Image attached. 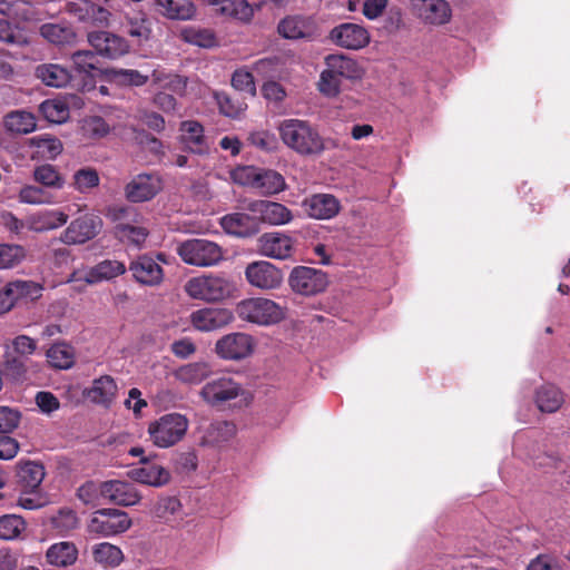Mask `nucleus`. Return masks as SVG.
<instances>
[{"instance_id":"1","label":"nucleus","mask_w":570,"mask_h":570,"mask_svg":"<svg viewBox=\"0 0 570 570\" xmlns=\"http://www.w3.org/2000/svg\"><path fill=\"white\" fill-rule=\"evenodd\" d=\"M365 76V68L355 58L342 52L324 57V68L316 82L318 92L328 99L337 98L342 92V81L356 82Z\"/></svg>"},{"instance_id":"2","label":"nucleus","mask_w":570,"mask_h":570,"mask_svg":"<svg viewBox=\"0 0 570 570\" xmlns=\"http://www.w3.org/2000/svg\"><path fill=\"white\" fill-rule=\"evenodd\" d=\"M283 144L301 156H318L325 149V140L318 130L306 120L291 118L277 127Z\"/></svg>"},{"instance_id":"3","label":"nucleus","mask_w":570,"mask_h":570,"mask_svg":"<svg viewBox=\"0 0 570 570\" xmlns=\"http://www.w3.org/2000/svg\"><path fill=\"white\" fill-rule=\"evenodd\" d=\"M239 320L257 326H272L286 317V308L267 297H248L239 301L235 306Z\"/></svg>"},{"instance_id":"4","label":"nucleus","mask_w":570,"mask_h":570,"mask_svg":"<svg viewBox=\"0 0 570 570\" xmlns=\"http://www.w3.org/2000/svg\"><path fill=\"white\" fill-rule=\"evenodd\" d=\"M200 397L213 407H220L236 401L239 406L252 402V394L229 376H219L207 382L199 392Z\"/></svg>"},{"instance_id":"5","label":"nucleus","mask_w":570,"mask_h":570,"mask_svg":"<svg viewBox=\"0 0 570 570\" xmlns=\"http://www.w3.org/2000/svg\"><path fill=\"white\" fill-rule=\"evenodd\" d=\"M189 428L188 419L180 413H167L148 425L151 443L159 449H167L179 443Z\"/></svg>"},{"instance_id":"6","label":"nucleus","mask_w":570,"mask_h":570,"mask_svg":"<svg viewBox=\"0 0 570 570\" xmlns=\"http://www.w3.org/2000/svg\"><path fill=\"white\" fill-rule=\"evenodd\" d=\"M132 525L129 514L122 510L104 508L92 512L86 523L90 538H111L128 531Z\"/></svg>"},{"instance_id":"7","label":"nucleus","mask_w":570,"mask_h":570,"mask_svg":"<svg viewBox=\"0 0 570 570\" xmlns=\"http://www.w3.org/2000/svg\"><path fill=\"white\" fill-rule=\"evenodd\" d=\"M186 294L207 303L222 302L233 295L234 286L224 276L208 274L193 277L185 284Z\"/></svg>"},{"instance_id":"8","label":"nucleus","mask_w":570,"mask_h":570,"mask_svg":"<svg viewBox=\"0 0 570 570\" xmlns=\"http://www.w3.org/2000/svg\"><path fill=\"white\" fill-rule=\"evenodd\" d=\"M177 253L186 264L197 267L215 266L224 258L222 247L204 238H194L181 243Z\"/></svg>"},{"instance_id":"9","label":"nucleus","mask_w":570,"mask_h":570,"mask_svg":"<svg viewBox=\"0 0 570 570\" xmlns=\"http://www.w3.org/2000/svg\"><path fill=\"white\" fill-rule=\"evenodd\" d=\"M277 31L288 40L314 41L320 36V24L312 14H289L278 22Z\"/></svg>"},{"instance_id":"10","label":"nucleus","mask_w":570,"mask_h":570,"mask_svg":"<svg viewBox=\"0 0 570 570\" xmlns=\"http://www.w3.org/2000/svg\"><path fill=\"white\" fill-rule=\"evenodd\" d=\"M288 284L293 292L311 296L323 292L328 284V279L326 274L321 269L297 266L291 272Z\"/></svg>"},{"instance_id":"11","label":"nucleus","mask_w":570,"mask_h":570,"mask_svg":"<svg viewBox=\"0 0 570 570\" xmlns=\"http://www.w3.org/2000/svg\"><path fill=\"white\" fill-rule=\"evenodd\" d=\"M328 40L346 50H361L371 41L370 31L360 23L343 22L331 29Z\"/></svg>"},{"instance_id":"12","label":"nucleus","mask_w":570,"mask_h":570,"mask_svg":"<svg viewBox=\"0 0 570 570\" xmlns=\"http://www.w3.org/2000/svg\"><path fill=\"white\" fill-rule=\"evenodd\" d=\"M255 341L250 334L234 332L222 336L215 344V353L223 360L240 361L254 352Z\"/></svg>"},{"instance_id":"13","label":"nucleus","mask_w":570,"mask_h":570,"mask_svg":"<svg viewBox=\"0 0 570 570\" xmlns=\"http://www.w3.org/2000/svg\"><path fill=\"white\" fill-rule=\"evenodd\" d=\"M410 10L422 23L440 27L449 23L452 8L446 0H410Z\"/></svg>"},{"instance_id":"14","label":"nucleus","mask_w":570,"mask_h":570,"mask_svg":"<svg viewBox=\"0 0 570 570\" xmlns=\"http://www.w3.org/2000/svg\"><path fill=\"white\" fill-rule=\"evenodd\" d=\"M164 188L157 173H142L134 176L125 186V196L131 203H144L155 198Z\"/></svg>"},{"instance_id":"15","label":"nucleus","mask_w":570,"mask_h":570,"mask_svg":"<svg viewBox=\"0 0 570 570\" xmlns=\"http://www.w3.org/2000/svg\"><path fill=\"white\" fill-rule=\"evenodd\" d=\"M102 227V219L92 213L73 219L63 230L60 239L68 245L85 244L95 238Z\"/></svg>"},{"instance_id":"16","label":"nucleus","mask_w":570,"mask_h":570,"mask_svg":"<svg viewBox=\"0 0 570 570\" xmlns=\"http://www.w3.org/2000/svg\"><path fill=\"white\" fill-rule=\"evenodd\" d=\"M245 278L253 287L259 289H275L284 279L282 269L267 261H257L245 268Z\"/></svg>"},{"instance_id":"17","label":"nucleus","mask_w":570,"mask_h":570,"mask_svg":"<svg viewBox=\"0 0 570 570\" xmlns=\"http://www.w3.org/2000/svg\"><path fill=\"white\" fill-rule=\"evenodd\" d=\"M163 263H166L164 254H158L155 257L141 255L130 263L129 271L138 283L157 286L164 279Z\"/></svg>"},{"instance_id":"18","label":"nucleus","mask_w":570,"mask_h":570,"mask_svg":"<svg viewBox=\"0 0 570 570\" xmlns=\"http://www.w3.org/2000/svg\"><path fill=\"white\" fill-rule=\"evenodd\" d=\"M234 312L225 307H204L190 313L189 322L199 332H213L232 324Z\"/></svg>"},{"instance_id":"19","label":"nucleus","mask_w":570,"mask_h":570,"mask_svg":"<svg viewBox=\"0 0 570 570\" xmlns=\"http://www.w3.org/2000/svg\"><path fill=\"white\" fill-rule=\"evenodd\" d=\"M127 474L132 481L153 488H161L170 481V472L147 458H141L140 464L132 466Z\"/></svg>"},{"instance_id":"20","label":"nucleus","mask_w":570,"mask_h":570,"mask_svg":"<svg viewBox=\"0 0 570 570\" xmlns=\"http://www.w3.org/2000/svg\"><path fill=\"white\" fill-rule=\"evenodd\" d=\"M247 209L262 223L271 226L289 224L294 218L293 213L285 205L271 200L250 202Z\"/></svg>"},{"instance_id":"21","label":"nucleus","mask_w":570,"mask_h":570,"mask_svg":"<svg viewBox=\"0 0 570 570\" xmlns=\"http://www.w3.org/2000/svg\"><path fill=\"white\" fill-rule=\"evenodd\" d=\"M100 495L111 503L122 507L137 504L141 495L129 482L122 480H109L99 485Z\"/></svg>"},{"instance_id":"22","label":"nucleus","mask_w":570,"mask_h":570,"mask_svg":"<svg viewBox=\"0 0 570 570\" xmlns=\"http://www.w3.org/2000/svg\"><path fill=\"white\" fill-rule=\"evenodd\" d=\"M294 246L293 238L281 232L265 233L258 239L261 254L275 259L289 258L294 253Z\"/></svg>"},{"instance_id":"23","label":"nucleus","mask_w":570,"mask_h":570,"mask_svg":"<svg viewBox=\"0 0 570 570\" xmlns=\"http://www.w3.org/2000/svg\"><path fill=\"white\" fill-rule=\"evenodd\" d=\"M179 140L186 150L199 156L210 154V144L202 124L196 120H185L179 126Z\"/></svg>"},{"instance_id":"24","label":"nucleus","mask_w":570,"mask_h":570,"mask_svg":"<svg viewBox=\"0 0 570 570\" xmlns=\"http://www.w3.org/2000/svg\"><path fill=\"white\" fill-rule=\"evenodd\" d=\"M126 273V265L117 259H105L88 269L85 276L75 272L70 275L68 282H78L83 279L86 284L92 285L101 282L111 281Z\"/></svg>"},{"instance_id":"25","label":"nucleus","mask_w":570,"mask_h":570,"mask_svg":"<svg viewBox=\"0 0 570 570\" xmlns=\"http://www.w3.org/2000/svg\"><path fill=\"white\" fill-rule=\"evenodd\" d=\"M304 213L314 219H331L341 210L340 200L331 194H315L302 202Z\"/></svg>"},{"instance_id":"26","label":"nucleus","mask_w":570,"mask_h":570,"mask_svg":"<svg viewBox=\"0 0 570 570\" xmlns=\"http://www.w3.org/2000/svg\"><path fill=\"white\" fill-rule=\"evenodd\" d=\"M65 10L79 21L101 26L107 24L110 17L107 9L90 0H66Z\"/></svg>"},{"instance_id":"27","label":"nucleus","mask_w":570,"mask_h":570,"mask_svg":"<svg viewBox=\"0 0 570 570\" xmlns=\"http://www.w3.org/2000/svg\"><path fill=\"white\" fill-rule=\"evenodd\" d=\"M88 41L99 55L110 59L119 58L129 50L124 38L107 31L90 32Z\"/></svg>"},{"instance_id":"28","label":"nucleus","mask_w":570,"mask_h":570,"mask_svg":"<svg viewBox=\"0 0 570 570\" xmlns=\"http://www.w3.org/2000/svg\"><path fill=\"white\" fill-rule=\"evenodd\" d=\"M90 556L94 564L101 570H115L126 560L122 549L109 541L94 543Z\"/></svg>"},{"instance_id":"29","label":"nucleus","mask_w":570,"mask_h":570,"mask_svg":"<svg viewBox=\"0 0 570 570\" xmlns=\"http://www.w3.org/2000/svg\"><path fill=\"white\" fill-rule=\"evenodd\" d=\"M118 386L114 377L102 375L95 379L90 386L86 387L82 395L89 402L108 407L116 400Z\"/></svg>"},{"instance_id":"30","label":"nucleus","mask_w":570,"mask_h":570,"mask_svg":"<svg viewBox=\"0 0 570 570\" xmlns=\"http://www.w3.org/2000/svg\"><path fill=\"white\" fill-rule=\"evenodd\" d=\"M79 557L76 543L71 541H59L51 544L45 554L49 566L55 568H69L73 566Z\"/></svg>"},{"instance_id":"31","label":"nucleus","mask_w":570,"mask_h":570,"mask_svg":"<svg viewBox=\"0 0 570 570\" xmlns=\"http://www.w3.org/2000/svg\"><path fill=\"white\" fill-rule=\"evenodd\" d=\"M69 216L60 209H47L26 219V225L33 232H46L59 228L67 224Z\"/></svg>"},{"instance_id":"32","label":"nucleus","mask_w":570,"mask_h":570,"mask_svg":"<svg viewBox=\"0 0 570 570\" xmlns=\"http://www.w3.org/2000/svg\"><path fill=\"white\" fill-rule=\"evenodd\" d=\"M236 434V425L228 421H216L209 424L202 436V444L220 448Z\"/></svg>"},{"instance_id":"33","label":"nucleus","mask_w":570,"mask_h":570,"mask_svg":"<svg viewBox=\"0 0 570 570\" xmlns=\"http://www.w3.org/2000/svg\"><path fill=\"white\" fill-rule=\"evenodd\" d=\"M158 11L173 20H190L196 14V7L190 0H156Z\"/></svg>"},{"instance_id":"34","label":"nucleus","mask_w":570,"mask_h":570,"mask_svg":"<svg viewBox=\"0 0 570 570\" xmlns=\"http://www.w3.org/2000/svg\"><path fill=\"white\" fill-rule=\"evenodd\" d=\"M223 16L247 22L252 19L254 10L246 0H208Z\"/></svg>"},{"instance_id":"35","label":"nucleus","mask_w":570,"mask_h":570,"mask_svg":"<svg viewBox=\"0 0 570 570\" xmlns=\"http://www.w3.org/2000/svg\"><path fill=\"white\" fill-rule=\"evenodd\" d=\"M12 348L17 356H12L10 353L7 354V367L9 370H17L19 373L23 372L21 358L32 355L37 348V343L27 335H19L12 341Z\"/></svg>"},{"instance_id":"36","label":"nucleus","mask_w":570,"mask_h":570,"mask_svg":"<svg viewBox=\"0 0 570 570\" xmlns=\"http://www.w3.org/2000/svg\"><path fill=\"white\" fill-rule=\"evenodd\" d=\"M212 371V366L207 362H193L176 368L174 376L184 384L197 385L207 379Z\"/></svg>"},{"instance_id":"37","label":"nucleus","mask_w":570,"mask_h":570,"mask_svg":"<svg viewBox=\"0 0 570 570\" xmlns=\"http://www.w3.org/2000/svg\"><path fill=\"white\" fill-rule=\"evenodd\" d=\"M51 528L61 537H67L80 527L77 512L68 507L58 509L50 518Z\"/></svg>"},{"instance_id":"38","label":"nucleus","mask_w":570,"mask_h":570,"mask_svg":"<svg viewBox=\"0 0 570 570\" xmlns=\"http://www.w3.org/2000/svg\"><path fill=\"white\" fill-rule=\"evenodd\" d=\"M36 77L49 87H63L70 80V72L67 68L57 63H42L35 70Z\"/></svg>"},{"instance_id":"39","label":"nucleus","mask_w":570,"mask_h":570,"mask_svg":"<svg viewBox=\"0 0 570 570\" xmlns=\"http://www.w3.org/2000/svg\"><path fill=\"white\" fill-rule=\"evenodd\" d=\"M40 35L50 43L63 46L76 42V32L65 23H45L40 27Z\"/></svg>"},{"instance_id":"40","label":"nucleus","mask_w":570,"mask_h":570,"mask_svg":"<svg viewBox=\"0 0 570 570\" xmlns=\"http://www.w3.org/2000/svg\"><path fill=\"white\" fill-rule=\"evenodd\" d=\"M3 125L8 131L20 135L29 134L37 127L35 116L26 110L9 112L3 119Z\"/></svg>"},{"instance_id":"41","label":"nucleus","mask_w":570,"mask_h":570,"mask_svg":"<svg viewBox=\"0 0 570 570\" xmlns=\"http://www.w3.org/2000/svg\"><path fill=\"white\" fill-rule=\"evenodd\" d=\"M561 391L554 385H543L535 393V404L541 412L553 413L563 404Z\"/></svg>"},{"instance_id":"42","label":"nucleus","mask_w":570,"mask_h":570,"mask_svg":"<svg viewBox=\"0 0 570 570\" xmlns=\"http://www.w3.org/2000/svg\"><path fill=\"white\" fill-rule=\"evenodd\" d=\"M220 226L226 233L239 237L249 236L254 232L252 217L244 213L224 216L220 219Z\"/></svg>"},{"instance_id":"43","label":"nucleus","mask_w":570,"mask_h":570,"mask_svg":"<svg viewBox=\"0 0 570 570\" xmlns=\"http://www.w3.org/2000/svg\"><path fill=\"white\" fill-rule=\"evenodd\" d=\"M285 188V179L279 173L259 168L254 189L259 190L263 195H274L283 191Z\"/></svg>"},{"instance_id":"44","label":"nucleus","mask_w":570,"mask_h":570,"mask_svg":"<svg viewBox=\"0 0 570 570\" xmlns=\"http://www.w3.org/2000/svg\"><path fill=\"white\" fill-rule=\"evenodd\" d=\"M33 180L46 189H62L66 180L59 170L49 164L37 166L33 170Z\"/></svg>"},{"instance_id":"45","label":"nucleus","mask_w":570,"mask_h":570,"mask_svg":"<svg viewBox=\"0 0 570 570\" xmlns=\"http://www.w3.org/2000/svg\"><path fill=\"white\" fill-rule=\"evenodd\" d=\"M30 146L36 149V155L42 159H55L62 151L61 141L47 134L32 137Z\"/></svg>"},{"instance_id":"46","label":"nucleus","mask_w":570,"mask_h":570,"mask_svg":"<svg viewBox=\"0 0 570 570\" xmlns=\"http://www.w3.org/2000/svg\"><path fill=\"white\" fill-rule=\"evenodd\" d=\"M48 362L56 368L67 370L75 363L73 348L65 343L53 344L47 351Z\"/></svg>"},{"instance_id":"47","label":"nucleus","mask_w":570,"mask_h":570,"mask_svg":"<svg viewBox=\"0 0 570 570\" xmlns=\"http://www.w3.org/2000/svg\"><path fill=\"white\" fill-rule=\"evenodd\" d=\"M40 111L50 122L62 124L69 118V106L62 98L45 100Z\"/></svg>"},{"instance_id":"48","label":"nucleus","mask_w":570,"mask_h":570,"mask_svg":"<svg viewBox=\"0 0 570 570\" xmlns=\"http://www.w3.org/2000/svg\"><path fill=\"white\" fill-rule=\"evenodd\" d=\"M100 177L98 171L91 167H83L75 171L72 175L71 186L80 194H88L98 187Z\"/></svg>"},{"instance_id":"49","label":"nucleus","mask_w":570,"mask_h":570,"mask_svg":"<svg viewBox=\"0 0 570 570\" xmlns=\"http://www.w3.org/2000/svg\"><path fill=\"white\" fill-rule=\"evenodd\" d=\"M18 199L22 204L43 205L52 204V195L42 186L24 185L20 188Z\"/></svg>"},{"instance_id":"50","label":"nucleus","mask_w":570,"mask_h":570,"mask_svg":"<svg viewBox=\"0 0 570 570\" xmlns=\"http://www.w3.org/2000/svg\"><path fill=\"white\" fill-rule=\"evenodd\" d=\"M180 38L191 45L209 48L215 45V37L208 29L184 27L179 31Z\"/></svg>"},{"instance_id":"51","label":"nucleus","mask_w":570,"mask_h":570,"mask_svg":"<svg viewBox=\"0 0 570 570\" xmlns=\"http://www.w3.org/2000/svg\"><path fill=\"white\" fill-rule=\"evenodd\" d=\"M19 478L24 487L33 490L42 482L45 469L40 463L32 461L26 462L20 466Z\"/></svg>"},{"instance_id":"52","label":"nucleus","mask_w":570,"mask_h":570,"mask_svg":"<svg viewBox=\"0 0 570 570\" xmlns=\"http://www.w3.org/2000/svg\"><path fill=\"white\" fill-rule=\"evenodd\" d=\"M81 135L88 139H100L110 131L109 125L99 116H89L82 119Z\"/></svg>"},{"instance_id":"53","label":"nucleus","mask_w":570,"mask_h":570,"mask_svg":"<svg viewBox=\"0 0 570 570\" xmlns=\"http://www.w3.org/2000/svg\"><path fill=\"white\" fill-rule=\"evenodd\" d=\"M13 286V294L17 302H32L41 297L43 287L36 282L31 281H14L11 282Z\"/></svg>"},{"instance_id":"54","label":"nucleus","mask_w":570,"mask_h":570,"mask_svg":"<svg viewBox=\"0 0 570 570\" xmlns=\"http://www.w3.org/2000/svg\"><path fill=\"white\" fill-rule=\"evenodd\" d=\"M153 80L160 88L171 90L178 95H183L187 86L186 78L178 75L166 73L160 70H155L153 72Z\"/></svg>"},{"instance_id":"55","label":"nucleus","mask_w":570,"mask_h":570,"mask_svg":"<svg viewBox=\"0 0 570 570\" xmlns=\"http://www.w3.org/2000/svg\"><path fill=\"white\" fill-rule=\"evenodd\" d=\"M150 21L144 14L129 17L127 22V33L135 38L138 43L149 40L151 36Z\"/></svg>"},{"instance_id":"56","label":"nucleus","mask_w":570,"mask_h":570,"mask_svg":"<svg viewBox=\"0 0 570 570\" xmlns=\"http://www.w3.org/2000/svg\"><path fill=\"white\" fill-rule=\"evenodd\" d=\"M0 13L23 21L32 20L31 8L27 0H0Z\"/></svg>"},{"instance_id":"57","label":"nucleus","mask_w":570,"mask_h":570,"mask_svg":"<svg viewBox=\"0 0 570 570\" xmlns=\"http://www.w3.org/2000/svg\"><path fill=\"white\" fill-rule=\"evenodd\" d=\"M23 519L16 514H6L0 518V539L13 540L24 530Z\"/></svg>"},{"instance_id":"58","label":"nucleus","mask_w":570,"mask_h":570,"mask_svg":"<svg viewBox=\"0 0 570 570\" xmlns=\"http://www.w3.org/2000/svg\"><path fill=\"white\" fill-rule=\"evenodd\" d=\"M215 99L220 112L226 117L237 118L247 109L244 101L233 99L225 92H215Z\"/></svg>"},{"instance_id":"59","label":"nucleus","mask_w":570,"mask_h":570,"mask_svg":"<svg viewBox=\"0 0 570 570\" xmlns=\"http://www.w3.org/2000/svg\"><path fill=\"white\" fill-rule=\"evenodd\" d=\"M181 510V503L176 497L160 498L155 505V515L165 521L175 520Z\"/></svg>"},{"instance_id":"60","label":"nucleus","mask_w":570,"mask_h":570,"mask_svg":"<svg viewBox=\"0 0 570 570\" xmlns=\"http://www.w3.org/2000/svg\"><path fill=\"white\" fill-rule=\"evenodd\" d=\"M109 76L117 83L125 86H142L148 81V76L132 69H110Z\"/></svg>"},{"instance_id":"61","label":"nucleus","mask_w":570,"mask_h":570,"mask_svg":"<svg viewBox=\"0 0 570 570\" xmlns=\"http://www.w3.org/2000/svg\"><path fill=\"white\" fill-rule=\"evenodd\" d=\"M116 235L122 242H129L135 245H140L145 242L148 236V232L145 227L134 226L129 224H120L116 227Z\"/></svg>"},{"instance_id":"62","label":"nucleus","mask_w":570,"mask_h":570,"mask_svg":"<svg viewBox=\"0 0 570 570\" xmlns=\"http://www.w3.org/2000/svg\"><path fill=\"white\" fill-rule=\"evenodd\" d=\"M232 86L239 91H244L252 97L256 96V85L253 73L245 68L234 71L232 76Z\"/></svg>"},{"instance_id":"63","label":"nucleus","mask_w":570,"mask_h":570,"mask_svg":"<svg viewBox=\"0 0 570 570\" xmlns=\"http://www.w3.org/2000/svg\"><path fill=\"white\" fill-rule=\"evenodd\" d=\"M259 168L254 166H238L230 171V178L235 184L254 188L257 183Z\"/></svg>"},{"instance_id":"64","label":"nucleus","mask_w":570,"mask_h":570,"mask_svg":"<svg viewBox=\"0 0 570 570\" xmlns=\"http://www.w3.org/2000/svg\"><path fill=\"white\" fill-rule=\"evenodd\" d=\"M24 249L19 245L0 244V268H10L22 261Z\"/></svg>"}]
</instances>
